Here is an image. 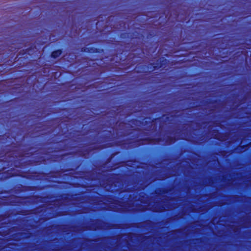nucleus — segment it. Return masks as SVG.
Returning a JSON list of instances; mask_svg holds the SVG:
<instances>
[{"label": "nucleus", "mask_w": 251, "mask_h": 251, "mask_svg": "<svg viewBox=\"0 0 251 251\" xmlns=\"http://www.w3.org/2000/svg\"><path fill=\"white\" fill-rule=\"evenodd\" d=\"M61 53V51L60 50H56L52 53V56L53 57H57L59 56Z\"/></svg>", "instance_id": "1"}]
</instances>
